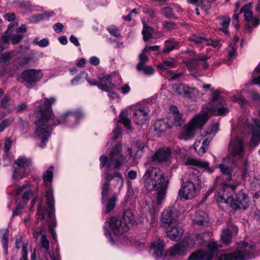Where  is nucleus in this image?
Returning a JSON list of instances; mask_svg holds the SVG:
<instances>
[{
	"label": "nucleus",
	"mask_w": 260,
	"mask_h": 260,
	"mask_svg": "<svg viewBox=\"0 0 260 260\" xmlns=\"http://www.w3.org/2000/svg\"><path fill=\"white\" fill-rule=\"evenodd\" d=\"M56 102L55 97L50 98H45L43 100V104L41 105L39 110L35 111L36 120L35 124L37 126L35 131V138L41 140L39 146L44 148L45 143L49 138L51 133V127L48 123L51 120V125H57L66 121L70 116H73L76 121L84 117V113L81 109H77L72 111L67 112L61 115L59 118L54 116L52 105Z\"/></svg>",
	"instance_id": "nucleus-1"
},
{
	"label": "nucleus",
	"mask_w": 260,
	"mask_h": 260,
	"mask_svg": "<svg viewBox=\"0 0 260 260\" xmlns=\"http://www.w3.org/2000/svg\"><path fill=\"white\" fill-rule=\"evenodd\" d=\"M144 187L149 191H154L157 204L160 205L165 199L169 184V180L159 168L147 169L142 177Z\"/></svg>",
	"instance_id": "nucleus-2"
},
{
	"label": "nucleus",
	"mask_w": 260,
	"mask_h": 260,
	"mask_svg": "<svg viewBox=\"0 0 260 260\" xmlns=\"http://www.w3.org/2000/svg\"><path fill=\"white\" fill-rule=\"evenodd\" d=\"M100 167L101 169L106 167L105 170V177L110 176L115 184V187H118L119 190L122 187L124 180L121 174L118 172L111 173L112 170L119 169L124 162V158L121 153V144H117L112 150L109 157L105 155H101L100 157Z\"/></svg>",
	"instance_id": "nucleus-3"
},
{
	"label": "nucleus",
	"mask_w": 260,
	"mask_h": 260,
	"mask_svg": "<svg viewBox=\"0 0 260 260\" xmlns=\"http://www.w3.org/2000/svg\"><path fill=\"white\" fill-rule=\"evenodd\" d=\"M228 109L223 108H213L205 112H201L195 115L185 125L178 135L180 140L188 141L193 139L198 129L201 128L211 115H224L228 113Z\"/></svg>",
	"instance_id": "nucleus-4"
},
{
	"label": "nucleus",
	"mask_w": 260,
	"mask_h": 260,
	"mask_svg": "<svg viewBox=\"0 0 260 260\" xmlns=\"http://www.w3.org/2000/svg\"><path fill=\"white\" fill-rule=\"evenodd\" d=\"M253 251V246L241 242L238 244L235 252L221 254L217 260H247L254 257Z\"/></svg>",
	"instance_id": "nucleus-5"
},
{
	"label": "nucleus",
	"mask_w": 260,
	"mask_h": 260,
	"mask_svg": "<svg viewBox=\"0 0 260 260\" xmlns=\"http://www.w3.org/2000/svg\"><path fill=\"white\" fill-rule=\"evenodd\" d=\"M53 171V167H50L43 175V181L45 185L47 187L45 197L47 200V205L48 207V215L51 218L54 219L55 200L53 197V190L51 188ZM53 222L55 223L54 220H53Z\"/></svg>",
	"instance_id": "nucleus-6"
},
{
	"label": "nucleus",
	"mask_w": 260,
	"mask_h": 260,
	"mask_svg": "<svg viewBox=\"0 0 260 260\" xmlns=\"http://www.w3.org/2000/svg\"><path fill=\"white\" fill-rule=\"evenodd\" d=\"M221 245L215 242H210L208 245V251L198 250L192 253L188 260H212L215 256H218V249Z\"/></svg>",
	"instance_id": "nucleus-7"
},
{
	"label": "nucleus",
	"mask_w": 260,
	"mask_h": 260,
	"mask_svg": "<svg viewBox=\"0 0 260 260\" xmlns=\"http://www.w3.org/2000/svg\"><path fill=\"white\" fill-rule=\"evenodd\" d=\"M15 164L17 167H13V178L18 180L25 177L28 173L27 169L31 164L30 160L25 157L21 156L15 161Z\"/></svg>",
	"instance_id": "nucleus-8"
},
{
	"label": "nucleus",
	"mask_w": 260,
	"mask_h": 260,
	"mask_svg": "<svg viewBox=\"0 0 260 260\" xmlns=\"http://www.w3.org/2000/svg\"><path fill=\"white\" fill-rule=\"evenodd\" d=\"M237 185L238 184L236 183L226 184L224 188L220 189L215 195L216 202L219 203H225L231 207L233 198L231 197V194H229V190L235 191Z\"/></svg>",
	"instance_id": "nucleus-9"
},
{
	"label": "nucleus",
	"mask_w": 260,
	"mask_h": 260,
	"mask_svg": "<svg viewBox=\"0 0 260 260\" xmlns=\"http://www.w3.org/2000/svg\"><path fill=\"white\" fill-rule=\"evenodd\" d=\"M178 223L177 214L175 209L172 207L165 210L161 213L160 225L165 229L177 225Z\"/></svg>",
	"instance_id": "nucleus-10"
},
{
	"label": "nucleus",
	"mask_w": 260,
	"mask_h": 260,
	"mask_svg": "<svg viewBox=\"0 0 260 260\" xmlns=\"http://www.w3.org/2000/svg\"><path fill=\"white\" fill-rule=\"evenodd\" d=\"M107 222L112 232L116 235H121L129 230L126 221H123L120 217H112Z\"/></svg>",
	"instance_id": "nucleus-11"
},
{
	"label": "nucleus",
	"mask_w": 260,
	"mask_h": 260,
	"mask_svg": "<svg viewBox=\"0 0 260 260\" xmlns=\"http://www.w3.org/2000/svg\"><path fill=\"white\" fill-rule=\"evenodd\" d=\"M173 91L176 94L188 99H193L199 93L198 90L184 84H175L172 86Z\"/></svg>",
	"instance_id": "nucleus-12"
},
{
	"label": "nucleus",
	"mask_w": 260,
	"mask_h": 260,
	"mask_svg": "<svg viewBox=\"0 0 260 260\" xmlns=\"http://www.w3.org/2000/svg\"><path fill=\"white\" fill-rule=\"evenodd\" d=\"M192 243L190 239L183 240L171 247L168 254L170 256H181L186 254L187 250L190 248V244Z\"/></svg>",
	"instance_id": "nucleus-13"
},
{
	"label": "nucleus",
	"mask_w": 260,
	"mask_h": 260,
	"mask_svg": "<svg viewBox=\"0 0 260 260\" xmlns=\"http://www.w3.org/2000/svg\"><path fill=\"white\" fill-rule=\"evenodd\" d=\"M229 148L232 157L241 158L245 153L243 140L239 137H235L231 141Z\"/></svg>",
	"instance_id": "nucleus-14"
},
{
	"label": "nucleus",
	"mask_w": 260,
	"mask_h": 260,
	"mask_svg": "<svg viewBox=\"0 0 260 260\" xmlns=\"http://www.w3.org/2000/svg\"><path fill=\"white\" fill-rule=\"evenodd\" d=\"M249 201L248 196L242 190H241L235 194L234 199L233 198L231 208L234 210L238 209L245 210L249 206Z\"/></svg>",
	"instance_id": "nucleus-15"
},
{
	"label": "nucleus",
	"mask_w": 260,
	"mask_h": 260,
	"mask_svg": "<svg viewBox=\"0 0 260 260\" xmlns=\"http://www.w3.org/2000/svg\"><path fill=\"white\" fill-rule=\"evenodd\" d=\"M21 78L27 83L26 86L27 88L32 87V84L39 81L43 77L41 70L35 69L26 70L21 74Z\"/></svg>",
	"instance_id": "nucleus-16"
},
{
	"label": "nucleus",
	"mask_w": 260,
	"mask_h": 260,
	"mask_svg": "<svg viewBox=\"0 0 260 260\" xmlns=\"http://www.w3.org/2000/svg\"><path fill=\"white\" fill-rule=\"evenodd\" d=\"M196 185L191 182H185L179 190L178 195L180 198L188 200L193 198L196 196Z\"/></svg>",
	"instance_id": "nucleus-17"
},
{
	"label": "nucleus",
	"mask_w": 260,
	"mask_h": 260,
	"mask_svg": "<svg viewBox=\"0 0 260 260\" xmlns=\"http://www.w3.org/2000/svg\"><path fill=\"white\" fill-rule=\"evenodd\" d=\"M171 149L169 147L158 149L151 157V161L155 164L167 161L171 156Z\"/></svg>",
	"instance_id": "nucleus-18"
},
{
	"label": "nucleus",
	"mask_w": 260,
	"mask_h": 260,
	"mask_svg": "<svg viewBox=\"0 0 260 260\" xmlns=\"http://www.w3.org/2000/svg\"><path fill=\"white\" fill-rule=\"evenodd\" d=\"M149 111L147 107H136L134 109L133 119L134 122L138 125L143 124L147 120Z\"/></svg>",
	"instance_id": "nucleus-19"
},
{
	"label": "nucleus",
	"mask_w": 260,
	"mask_h": 260,
	"mask_svg": "<svg viewBox=\"0 0 260 260\" xmlns=\"http://www.w3.org/2000/svg\"><path fill=\"white\" fill-rule=\"evenodd\" d=\"M241 176L243 181L248 180L250 185L251 189L257 190L259 188L258 181L255 179H252L250 177V172L249 171V166L245 162L244 166L241 171Z\"/></svg>",
	"instance_id": "nucleus-20"
},
{
	"label": "nucleus",
	"mask_w": 260,
	"mask_h": 260,
	"mask_svg": "<svg viewBox=\"0 0 260 260\" xmlns=\"http://www.w3.org/2000/svg\"><path fill=\"white\" fill-rule=\"evenodd\" d=\"M164 241L160 239H157L151 244L149 251L154 257L158 258L164 256Z\"/></svg>",
	"instance_id": "nucleus-21"
},
{
	"label": "nucleus",
	"mask_w": 260,
	"mask_h": 260,
	"mask_svg": "<svg viewBox=\"0 0 260 260\" xmlns=\"http://www.w3.org/2000/svg\"><path fill=\"white\" fill-rule=\"evenodd\" d=\"M100 82L98 87L105 91H110L115 87V84L112 82L111 76L109 75H100Z\"/></svg>",
	"instance_id": "nucleus-22"
},
{
	"label": "nucleus",
	"mask_w": 260,
	"mask_h": 260,
	"mask_svg": "<svg viewBox=\"0 0 260 260\" xmlns=\"http://www.w3.org/2000/svg\"><path fill=\"white\" fill-rule=\"evenodd\" d=\"M211 137H203L202 140H197L194 143L195 151L200 155H203L207 152L208 149V146L210 143Z\"/></svg>",
	"instance_id": "nucleus-23"
},
{
	"label": "nucleus",
	"mask_w": 260,
	"mask_h": 260,
	"mask_svg": "<svg viewBox=\"0 0 260 260\" xmlns=\"http://www.w3.org/2000/svg\"><path fill=\"white\" fill-rule=\"evenodd\" d=\"M212 101L214 104L215 106L212 107H206L204 110H203L201 112H205L208 110L210 109L215 108L218 109V108H223L229 109L228 108L224 107L225 105V101L220 96L218 90H212ZM229 111L228 112V113Z\"/></svg>",
	"instance_id": "nucleus-24"
},
{
	"label": "nucleus",
	"mask_w": 260,
	"mask_h": 260,
	"mask_svg": "<svg viewBox=\"0 0 260 260\" xmlns=\"http://www.w3.org/2000/svg\"><path fill=\"white\" fill-rule=\"evenodd\" d=\"M210 57L205 55H197L194 58L187 60L185 64L189 71L197 70L199 66V61H205L209 59Z\"/></svg>",
	"instance_id": "nucleus-25"
},
{
	"label": "nucleus",
	"mask_w": 260,
	"mask_h": 260,
	"mask_svg": "<svg viewBox=\"0 0 260 260\" xmlns=\"http://www.w3.org/2000/svg\"><path fill=\"white\" fill-rule=\"evenodd\" d=\"M167 235L168 238L172 241H179L184 233L183 229L177 225H174L167 229Z\"/></svg>",
	"instance_id": "nucleus-26"
},
{
	"label": "nucleus",
	"mask_w": 260,
	"mask_h": 260,
	"mask_svg": "<svg viewBox=\"0 0 260 260\" xmlns=\"http://www.w3.org/2000/svg\"><path fill=\"white\" fill-rule=\"evenodd\" d=\"M144 145L143 143L139 141L134 142L132 148H128L129 155L135 158H140L143 152Z\"/></svg>",
	"instance_id": "nucleus-27"
},
{
	"label": "nucleus",
	"mask_w": 260,
	"mask_h": 260,
	"mask_svg": "<svg viewBox=\"0 0 260 260\" xmlns=\"http://www.w3.org/2000/svg\"><path fill=\"white\" fill-rule=\"evenodd\" d=\"M170 110L173 117V124L175 126H181L183 124L185 120L183 118L182 114L180 112L178 108L175 106H171L170 107Z\"/></svg>",
	"instance_id": "nucleus-28"
},
{
	"label": "nucleus",
	"mask_w": 260,
	"mask_h": 260,
	"mask_svg": "<svg viewBox=\"0 0 260 260\" xmlns=\"http://www.w3.org/2000/svg\"><path fill=\"white\" fill-rule=\"evenodd\" d=\"M193 222L195 225L207 226L209 223V218L207 214L204 211L197 212L193 219Z\"/></svg>",
	"instance_id": "nucleus-29"
},
{
	"label": "nucleus",
	"mask_w": 260,
	"mask_h": 260,
	"mask_svg": "<svg viewBox=\"0 0 260 260\" xmlns=\"http://www.w3.org/2000/svg\"><path fill=\"white\" fill-rule=\"evenodd\" d=\"M252 131V135L250 139V143L254 146H256L260 142V123L258 120L254 121Z\"/></svg>",
	"instance_id": "nucleus-30"
},
{
	"label": "nucleus",
	"mask_w": 260,
	"mask_h": 260,
	"mask_svg": "<svg viewBox=\"0 0 260 260\" xmlns=\"http://www.w3.org/2000/svg\"><path fill=\"white\" fill-rule=\"evenodd\" d=\"M155 131L156 132L160 137L168 128H171V126L163 119H158L156 120L154 124Z\"/></svg>",
	"instance_id": "nucleus-31"
},
{
	"label": "nucleus",
	"mask_w": 260,
	"mask_h": 260,
	"mask_svg": "<svg viewBox=\"0 0 260 260\" xmlns=\"http://www.w3.org/2000/svg\"><path fill=\"white\" fill-rule=\"evenodd\" d=\"M199 175L200 172L198 170L190 168L189 173L185 175L184 177L185 179H187L186 182H191L196 185V184L199 183Z\"/></svg>",
	"instance_id": "nucleus-32"
},
{
	"label": "nucleus",
	"mask_w": 260,
	"mask_h": 260,
	"mask_svg": "<svg viewBox=\"0 0 260 260\" xmlns=\"http://www.w3.org/2000/svg\"><path fill=\"white\" fill-rule=\"evenodd\" d=\"M111 177L110 176H108L107 177H105V182L102 185V202L104 203L108 196V193L110 189V182L111 181Z\"/></svg>",
	"instance_id": "nucleus-33"
},
{
	"label": "nucleus",
	"mask_w": 260,
	"mask_h": 260,
	"mask_svg": "<svg viewBox=\"0 0 260 260\" xmlns=\"http://www.w3.org/2000/svg\"><path fill=\"white\" fill-rule=\"evenodd\" d=\"M233 236L230 229H224L221 234L220 241L223 244L229 245L232 242Z\"/></svg>",
	"instance_id": "nucleus-34"
},
{
	"label": "nucleus",
	"mask_w": 260,
	"mask_h": 260,
	"mask_svg": "<svg viewBox=\"0 0 260 260\" xmlns=\"http://www.w3.org/2000/svg\"><path fill=\"white\" fill-rule=\"evenodd\" d=\"M233 161H234V160H232ZM235 164L234 162H233L232 165L228 166L226 164H221L219 165V169L220 172L224 174L227 175L226 179L229 180H231V173L233 170V165H234Z\"/></svg>",
	"instance_id": "nucleus-35"
},
{
	"label": "nucleus",
	"mask_w": 260,
	"mask_h": 260,
	"mask_svg": "<svg viewBox=\"0 0 260 260\" xmlns=\"http://www.w3.org/2000/svg\"><path fill=\"white\" fill-rule=\"evenodd\" d=\"M178 42L172 41H166L165 42L164 48L162 51L164 53H168L175 49L178 46Z\"/></svg>",
	"instance_id": "nucleus-36"
},
{
	"label": "nucleus",
	"mask_w": 260,
	"mask_h": 260,
	"mask_svg": "<svg viewBox=\"0 0 260 260\" xmlns=\"http://www.w3.org/2000/svg\"><path fill=\"white\" fill-rule=\"evenodd\" d=\"M153 30V29L152 27L147 26L146 24H144L143 28L142 31L144 41H147L151 38Z\"/></svg>",
	"instance_id": "nucleus-37"
},
{
	"label": "nucleus",
	"mask_w": 260,
	"mask_h": 260,
	"mask_svg": "<svg viewBox=\"0 0 260 260\" xmlns=\"http://www.w3.org/2000/svg\"><path fill=\"white\" fill-rule=\"evenodd\" d=\"M122 218L123 221H126V224L129 225L134 221V217L132 211L130 209L126 210L122 214V217H120Z\"/></svg>",
	"instance_id": "nucleus-38"
},
{
	"label": "nucleus",
	"mask_w": 260,
	"mask_h": 260,
	"mask_svg": "<svg viewBox=\"0 0 260 260\" xmlns=\"http://www.w3.org/2000/svg\"><path fill=\"white\" fill-rule=\"evenodd\" d=\"M116 200H117V198H116V196L115 194L112 196L108 200L107 204L106 205V210H105V212L106 213H108L110 212H111V211H112L113 210H114V209L115 207V205H116L115 202Z\"/></svg>",
	"instance_id": "nucleus-39"
},
{
	"label": "nucleus",
	"mask_w": 260,
	"mask_h": 260,
	"mask_svg": "<svg viewBox=\"0 0 260 260\" xmlns=\"http://www.w3.org/2000/svg\"><path fill=\"white\" fill-rule=\"evenodd\" d=\"M9 236V231L6 229L5 233L2 237V243L4 248V252L6 254L8 253V239Z\"/></svg>",
	"instance_id": "nucleus-40"
},
{
	"label": "nucleus",
	"mask_w": 260,
	"mask_h": 260,
	"mask_svg": "<svg viewBox=\"0 0 260 260\" xmlns=\"http://www.w3.org/2000/svg\"><path fill=\"white\" fill-rule=\"evenodd\" d=\"M218 131V125L217 123L212 124L208 128L205 132V135H204V137H211L215 135Z\"/></svg>",
	"instance_id": "nucleus-41"
},
{
	"label": "nucleus",
	"mask_w": 260,
	"mask_h": 260,
	"mask_svg": "<svg viewBox=\"0 0 260 260\" xmlns=\"http://www.w3.org/2000/svg\"><path fill=\"white\" fill-rule=\"evenodd\" d=\"M187 162L190 165L199 167L200 168H205L207 169H208L209 168V163L207 161H203L197 159H191L188 160Z\"/></svg>",
	"instance_id": "nucleus-42"
},
{
	"label": "nucleus",
	"mask_w": 260,
	"mask_h": 260,
	"mask_svg": "<svg viewBox=\"0 0 260 260\" xmlns=\"http://www.w3.org/2000/svg\"><path fill=\"white\" fill-rule=\"evenodd\" d=\"M161 13L167 18H177V17H175V14L173 13L172 8H171V7H166L162 8L161 9Z\"/></svg>",
	"instance_id": "nucleus-43"
},
{
	"label": "nucleus",
	"mask_w": 260,
	"mask_h": 260,
	"mask_svg": "<svg viewBox=\"0 0 260 260\" xmlns=\"http://www.w3.org/2000/svg\"><path fill=\"white\" fill-rule=\"evenodd\" d=\"M139 62L136 66V69L139 70L141 66L145 65V64L149 61L148 56L144 54V53H140L139 55Z\"/></svg>",
	"instance_id": "nucleus-44"
},
{
	"label": "nucleus",
	"mask_w": 260,
	"mask_h": 260,
	"mask_svg": "<svg viewBox=\"0 0 260 260\" xmlns=\"http://www.w3.org/2000/svg\"><path fill=\"white\" fill-rule=\"evenodd\" d=\"M236 45L235 44L231 43L227 48L228 56L230 58L232 59L236 56L237 54Z\"/></svg>",
	"instance_id": "nucleus-45"
},
{
	"label": "nucleus",
	"mask_w": 260,
	"mask_h": 260,
	"mask_svg": "<svg viewBox=\"0 0 260 260\" xmlns=\"http://www.w3.org/2000/svg\"><path fill=\"white\" fill-rule=\"evenodd\" d=\"M14 52H5L0 55V62L6 63L14 56Z\"/></svg>",
	"instance_id": "nucleus-46"
},
{
	"label": "nucleus",
	"mask_w": 260,
	"mask_h": 260,
	"mask_svg": "<svg viewBox=\"0 0 260 260\" xmlns=\"http://www.w3.org/2000/svg\"><path fill=\"white\" fill-rule=\"evenodd\" d=\"M221 25L222 26V28L220 29V30L223 31V32H224L225 34H229V32L228 30V28L229 26V24H230V21H231V19L230 17H227V18H222L221 19Z\"/></svg>",
	"instance_id": "nucleus-47"
},
{
	"label": "nucleus",
	"mask_w": 260,
	"mask_h": 260,
	"mask_svg": "<svg viewBox=\"0 0 260 260\" xmlns=\"http://www.w3.org/2000/svg\"><path fill=\"white\" fill-rule=\"evenodd\" d=\"M189 40L194 42L196 44H201L204 43L205 37L200 35L194 34L192 36L190 37Z\"/></svg>",
	"instance_id": "nucleus-48"
},
{
	"label": "nucleus",
	"mask_w": 260,
	"mask_h": 260,
	"mask_svg": "<svg viewBox=\"0 0 260 260\" xmlns=\"http://www.w3.org/2000/svg\"><path fill=\"white\" fill-rule=\"evenodd\" d=\"M137 70L139 72L142 71L146 75H152L154 72V70L151 66H146L145 65L141 66L140 69Z\"/></svg>",
	"instance_id": "nucleus-49"
},
{
	"label": "nucleus",
	"mask_w": 260,
	"mask_h": 260,
	"mask_svg": "<svg viewBox=\"0 0 260 260\" xmlns=\"http://www.w3.org/2000/svg\"><path fill=\"white\" fill-rule=\"evenodd\" d=\"M33 43L35 45H39L41 47H45L49 45V40L46 38H44L39 41V38L36 37L34 39Z\"/></svg>",
	"instance_id": "nucleus-50"
},
{
	"label": "nucleus",
	"mask_w": 260,
	"mask_h": 260,
	"mask_svg": "<svg viewBox=\"0 0 260 260\" xmlns=\"http://www.w3.org/2000/svg\"><path fill=\"white\" fill-rule=\"evenodd\" d=\"M119 122L128 128L131 127V120L124 115L123 112H121L119 115Z\"/></svg>",
	"instance_id": "nucleus-51"
},
{
	"label": "nucleus",
	"mask_w": 260,
	"mask_h": 260,
	"mask_svg": "<svg viewBox=\"0 0 260 260\" xmlns=\"http://www.w3.org/2000/svg\"><path fill=\"white\" fill-rule=\"evenodd\" d=\"M13 120L10 118H6L4 119L0 123V133L5 131V129L8 127L12 123Z\"/></svg>",
	"instance_id": "nucleus-52"
},
{
	"label": "nucleus",
	"mask_w": 260,
	"mask_h": 260,
	"mask_svg": "<svg viewBox=\"0 0 260 260\" xmlns=\"http://www.w3.org/2000/svg\"><path fill=\"white\" fill-rule=\"evenodd\" d=\"M41 243L42 247L45 249L46 251H48L50 248L49 242L45 235L43 234L41 238Z\"/></svg>",
	"instance_id": "nucleus-53"
},
{
	"label": "nucleus",
	"mask_w": 260,
	"mask_h": 260,
	"mask_svg": "<svg viewBox=\"0 0 260 260\" xmlns=\"http://www.w3.org/2000/svg\"><path fill=\"white\" fill-rule=\"evenodd\" d=\"M54 15L53 12H50L49 13H44L37 15L36 17V21L38 22L39 21L48 19L49 17L52 16Z\"/></svg>",
	"instance_id": "nucleus-54"
},
{
	"label": "nucleus",
	"mask_w": 260,
	"mask_h": 260,
	"mask_svg": "<svg viewBox=\"0 0 260 260\" xmlns=\"http://www.w3.org/2000/svg\"><path fill=\"white\" fill-rule=\"evenodd\" d=\"M48 216H49V215H48ZM48 217L50 218V219L52 221V223H51L50 222H48L49 232L51 233L52 238L54 239L55 240L56 238V234L55 230L53 229L52 226H55L56 225V224H57V223H56V221L55 220V217H54V221L55 222V223L53 222V219L51 218L49 216H48Z\"/></svg>",
	"instance_id": "nucleus-55"
},
{
	"label": "nucleus",
	"mask_w": 260,
	"mask_h": 260,
	"mask_svg": "<svg viewBox=\"0 0 260 260\" xmlns=\"http://www.w3.org/2000/svg\"><path fill=\"white\" fill-rule=\"evenodd\" d=\"M47 212V209L42 208V204H40L39 207L37 210V214L38 218L42 220H44L45 218V214Z\"/></svg>",
	"instance_id": "nucleus-56"
},
{
	"label": "nucleus",
	"mask_w": 260,
	"mask_h": 260,
	"mask_svg": "<svg viewBox=\"0 0 260 260\" xmlns=\"http://www.w3.org/2000/svg\"><path fill=\"white\" fill-rule=\"evenodd\" d=\"M169 74L170 76V77L169 78V81L176 80L179 78L183 77L184 75L183 73H175L173 71H169Z\"/></svg>",
	"instance_id": "nucleus-57"
},
{
	"label": "nucleus",
	"mask_w": 260,
	"mask_h": 260,
	"mask_svg": "<svg viewBox=\"0 0 260 260\" xmlns=\"http://www.w3.org/2000/svg\"><path fill=\"white\" fill-rule=\"evenodd\" d=\"M9 96L8 95H5L1 101L0 106L4 109H7L9 106Z\"/></svg>",
	"instance_id": "nucleus-58"
},
{
	"label": "nucleus",
	"mask_w": 260,
	"mask_h": 260,
	"mask_svg": "<svg viewBox=\"0 0 260 260\" xmlns=\"http://www.w3.org/2000/svg\"><path fill=\"white\" fill-rule=\"evenodd\" d=\"M205 242L204 235L203 234L196 235L194 238V242L196 244L202 245L205 243Z\"/></svg>",
	"instance_id": "nucleus-59"
},
{
	"label": "nucleus",
	"mask_w": 260,
	"mask_h": 260,
	"mask_svg": "<svg viewBox=\"0 0 260 260\" xmlns=\"http://www.w3.org/2000/svg\"><path fill=\"white\" fill-rule=\"evenodd\" d=\"M206 45L211 46L214 47H217L218 46L219 42L215 40H213L211 39H208L205 37V40H204V43Z\"/></svg>",
	"instance_id": "nucleus-60"
},
{
	"label": "nucleus",
	"mask_w": 260,
	"mask_h": 260,
	"mask_svg": "<svg viewBox=\"0 0 260 260\" xmlns=\"http://www.w3.org/2000/svg\"><path fill=\"white\" fill-rule=\"evenodd\" d=\"M23 36L19 34L14 35L11 37L12 43L16 45L18 44L23 38Z\"/></svg>",
	"instance_id": "nucleus-61"
},
{
	"label": "nucleus",
	"mask_w": 260,
	"mask_h": 260,
	"mask_svg": "<svg viewBox=\"0 0 260 260\" xmlns=\"http://www.w3.org/2000/svg\"><path fill=\"white\" fill-rule=\"evenodd\" d=\"M226 229H230L233 236L236 235L238 231V228L237 226L231 223L228 224V227Z\"/></svg>",
	"instance_id": "nucleus-62"
},
{
	"label": "nucleus",
	"mask_w": 260,
	"mask_h": 260,
	"mask_svg": "<svg viewBox=\"0 0 260 260\" xmlns=\"http://www.w3.org/2000/svg\"><path fill=\"white\" fill-rule=\"evenodd\" d=\"M143 12L149 15L150 16L153 17L154 15V11L153 9L150 8L148 6H146L143 8Z\"/></svg>",
	"instance_id": "nucleus-63"
},
{
	"label": "nucleus",
	"mask_w": 260,
	"mask_h": 260,
	"mask_svg": "<svg viewBox=\"0 0 260 260\" xmlns=\"http://www.w3.org/2000/svg\"><path fill=\"white\" fill-rule=\"evenodd\" d=\"M31 60V57L29 56H25L21 58L19 60V64L21 66H24L28 64Z\"/></svg>",
	"instance_id": "nucleus-64"
}]
</instances>
